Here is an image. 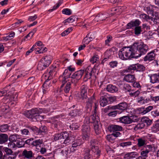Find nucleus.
<instances>
[{"instance_id": "nucleus-1", "label": "nucleus", "mask_w": 159, "mask_h": 159, "mask_svg": "<svg viewBox=\"0 0 159 159\" xmlns=\"http://www.w3.org/2000/svg\"><path fill=\"white\" fill-rule=\"evenodd\" d=\"M134 47L133 44L131 48L124 47L120 49L118 53L119 58L123 60H126L133 58H137L135 51L134 50Z\"/></svg>"}, {"instance_id": "nucleus-2", "label": "nucleus", "mask_w": 159, "mask_h": 159, "mask_svg": "<svg viewBox=\"0 0 159 159\" xmlns=\"http://www.w3.org/2000/svg\"><path fill=\"white\" fill-rule=\"evenodd\" d=\"M45 111V109L39 108H34L31 110L24 111V114L27 117L30 118L31 121H36L40 116L39 114Z\"/></svg>"}, {"instance_id": "nucleus-3", "label": "nucleus", "mask_w": 159, "mask_h": 159, "mask_svg": "<svg viewBox=\"0 0 159 159\" xmlns=\"http://www.w3.org/2000/svg\"><path fill=\"white\" fill-rule=\"evenodd\" d=\"M133 44L137 58L145 54L149 49L148 46L143 42H135Z\"/></svg>"}, {"instance_id": "nucleus-4", "label": "nucleus", "mask_w": 159, "mask_h": 159, "mask_svg": "<svg viewBox=\"0 0 159 159\" xmlns=\"http://www.w3.org/2000/svg\"><path fill=\"white\" fill-rule=\"evenodd\" d=\"M84 72L83 70H80L74 72L70 76L71 78V82L76 84L81 78Z\"/></svg>"}, {"instance_id": "nucleus-5", "label": "nucleus", "mask_w": 159, "mask_h": 159, "mask_svg": "<svg viewBox=\"0 0 159 159\" xmlns=\"http://www.w3.org/2000/svg\"><path fill=\"white\" fill-rule=\"evenodd\" d=\"M82 138L83 139H88L90 136V128L89 124H84L82 126L81 129Z\"/></svg>"}, {"instance_id": "nucleus-6", "label": "nucleus", "mask_w": 159, "mask_h": 159, "mask_svg": "<svg viewBox=\"0 0 159 159\" xmlns=\"http://www.w3.org/2000/svg\"><path fill=\"white\" fill-rule=\"evenodd\" d=\"M136 118L135 116H125L120 117L119 118V121L121 123L125 124H128L138 120L137 119L134 120V118Z\"/></svg>"}, {"instance_id": "nucleus-7", "label": "nucleus", "mask_w": 159, "mask_h": 159, "mask_svg": "<svg viewBox=\"0 0 159 159\" xmlns=\"http://www.w3.org/2000/svg\"><path fill=\"white\" fill-rule=\"evenodd\" d=\"M18 136L17 134L11 135L9 137V139L10 141L8 144V146L11 148H14L16 147V144L14 142H18L19 140H21L20 138L17 137Z\"/></svg>"}, {"instance_id": "nucleus-8", "label": "nucleus", "mask_w": 159, "mask_h": 159, "mask_svg": "<svg viewBox=\"0 0 159 159\" xmlns=\"http://www.w3.org/2000/svg\"><path fill=\"white\" fill-rule=\"evenodd\" d=\"M153 147L151 145H147L144 146V148L141 152V157H145L148 156V154L150 152L152 151Z\"/></svg>"}, {"instance_id": "nucleus-9", "label": "nucleus", "mask_w": 159, "mask_h": 159, "mask_svg": "<svg viewBox=\"0 0 159 159\" xmlns=\"http://www.w3.org/2000/svg\"><path fill=\"white\" fill-rule=\"evenodd\" d=\"M93 69L92 67L89 66L87 67L84 72L85 75L84 78V81H87L91 78L93 74Z\"/></svg>"}, {"instance_id": "nucleus-10", "label": "nucleus", "mask_w": 159, "mask_h": 159, "mask_svg": "<svg viewBox=\"0 0 159 159\" xmlns=\"http://www.w3.org/2000/svg\"><path fill=\"white\" fill-rule=\"evenodd\" d=\"M108 129L110 132H116L117 131H121L123 128L121 126L116 125H111L108 126Z\"/></svg>"}, {"instance_id": "nucleus-11", "label": "nucleus", "mask_w": 159, "mask_h": 159, "mask_svg": "<svg viewBox=\"0 0 159 159\" xmlns=\"http://www.w3.org/2000/svg\"><path fill=\"white\" fill-rule=\"evenodd\" d=\"M155 51H157V49H154L148 53L144 58V61H151L154 60L155 56Z\"/></svg>"}, {"instance_id": "nucleus-12", "label": "nucleus", "mask_w": 159, "mask_h": 159, "mask_svg": "<svg viewBox=\"0 0 159 159\" xmlns=\"http://www.w3.org/2000/svg\"><path fill=\"white\" fill-rule=\"evenodd\" d=\"M110 16V15L107 12L103 13H100L97 15L95 18V20L97 21H101L105 20L107 17Z\"/></svg>"}, {"instance_id": "nucleus-13", "label": "nucleus", "mask_w": 159, "mask_h": 159, "mask_svg": "<svg viewBox=\"0 0 159 159\" xmlns=\"http://www.w3.org/2000/svg\"><path fill=\"white\" fill-rule=\"evenodd\" d=\"M88 87L86 85H83L80 88L81 98L83 99H86L87 98V90Z\"/></svg>"}, {"instance_id": "nucleus-14", "label": "nucleus", "mask_w": 159, "mask_h": 159, "mask_svg": "<svg viewBox=\"0 0 159 159\" xmlns=\"http://www.w3.org/2000/svg\"><path fill=\"white\" fill-rule=\"evenodd\" d=\"M150 78V82L152 84L159 83V72L153 74L149 75Z\"/></svg>"}, {"instance_id": "nucleus-15", "label": "nucleus", "mask_w": 159, "mask_h": 159, "mask_svg": "<svg viewBox=\"0 0 159 159\" xmlns=\"http://www.w3.org/2000/svg\"><path fill=\"white\" fill-rule=\"evenodd\" d=\"M52 57L50 55L47 56L44 58H42L41 61L43 64V65L48 66L51 62Z\"/></svg>"}, {"instance_id": "nucleus-16", "label": "nucleus", "mask_w": 159, "mask_h": 159, "mask_svg": "<svg viewBox=\"0 0 159 159\" xmlns=\"http://www.w3.org/2000/svg\"><path fill=\"white\" fill-rule=\"evenodd\" d=\"M115 109H118L121 111L120 112L126 110L128 107L127 104L125 102L120 103L117 105L114 106Z\"/></svg>"}, {"instance_id": "nucleus-17", "label": "nucleus", "mask_w": 159, "mask_h": 159, "mask_svg": "<svg viewBox=\"0 0 159 159\" xmlns=\"http://www.w3.org/2000/svg\"><path fill=\"white\" fill-rule=\"evenodd\" d=\"M141 23V22L138 19H136L134 21H132L128 23L126 25L127 29H130L133 27L139 26Z\"/></svg>"}, {"instance_id": "nucleus-18", "label": "nucleus", "mask_w": 159, "mask_h": 159, "mask_svg": "<svg viewBox=\"0 0 159 159\" xmlns=\"http://www.w3.org/2000/svg\"><path fill=\"white\" fill-rule=\"evenodd\" d=\"M153 108V106H149L147 107H141L139 110V113L142 115L145 114L150 111Z\"/></svg>"}, {"instance_id": "nucleus-19", "label": "nucleus", "mask_w": 159, "mask_h": 159, "mask_svg": "<svg viewBox=\"0 0 159 159\" xmlns=\"http://www.w3.org/2000/svg\"><path fill=\"white\" fill-rule=\"evenodd\" d=\"M90 149L92 151V154L94 157L96 158H98L101 154V151L99 147L98 146L95 147V148H91Z\"/></svg>"}, {"instance_id": "nucleus-20", "label": "nucleus", "mask_w": 159, "mask_h": 159, "mask_svg": "<svg viewBox=\"0 0 159 159\" xmlns=\"http://www.w3.org/2000/svg\"><path fill=\"white\" fill-rule=\"evenodd\" d=\"M47 71L48 73H44L43 76L45 79L47 78L48 80H50L52 78V73L55 72L51 68L48 69Z\"/></svg>"}, {"instance_id": "nucleus-21", "label": "nucleus", "mask_w": 159, "mask_h": 159, "mask_svg": "<svg viewBox=\"0 0 159 159\" xmlns=\"http://www.w3.org/2000/svg\"><path fill=\"white\" fill-rule=\"evenodd\" d=\"M60 117V116L58 115V116H55L52 119V124L54 125V127L58 129L60 127H61V122L58 120L56 119Z\"/></svg>"}, {"instance_id": "nucleus-22", "label": "nucleus", "mask_w": 159, "mask_h": 159, "mask_svg": "<svg viewBox=\"0 0 159 159\" xmlns=\"http://www.w3.org/2000/svg\"><path fill=\"white\" fill-rule=\"evenodd\" d=\"M151 100L149 98L145 99V98L142 96L139 97L137 99V103L142 105L148 103Z\"/></svg>"}, {"instance_id": "nucleus-23", "label": "nucleus", "mask_w": 159, "mask_h": 159, "mask_svg": "<svg viewBox=\"0 0 159 159\" xmlns=\"http://www.w3.org/2000/svg\"><path fill=\"white\" fill-rule=\"evenodd\" d=\"M84 159H96L95 157H94L93 155L92 156L90 154V150L88 148H85L84 150Z\"/></svg>"}, {"instance_id": "nucleus-24", "label": "nucleus", "mask_w": 159, "mask_h": 159, "mask_svg": "<svg viewBox=\"0 0 159 159\" xmlns=\"http://www.w3.org/2000/svg\"><path fill=\"white\" fill-rule=\"evenodd\" d=\"M83 139L80 138L74 140L72 145V148H77L78 146H81L84 143Z\"/></svg>"}, {"instance_id": "nucleus-25", "label": "nucleus", "mask_w": 159, "mask_h": 159, "mask_svg": "<svg viewBox=\"0 0 159 159\" xmlns=\"http://www.w3.org/2000/svg\"><path fill=\"white\" fill-rule=\"evenodd\" d=\"M135 78L134 75L129 74L125 75L124 78V80L128 82H133L135 81Z\"/></svg>"}, {"instance_id": "nucleus-26", "label": "nucleus", "mask_w": 159, "mask_h": 159, "mask_svg": "<svg viewBox=\"0 0 159 159\" xmlns=\"http://www.w3.org/2000/svg\"><path fill=\"white\" fill-rule=\"evenodd\" d=\"M22 155L24 157L27 159L31 158L33 157V152L31 151L24 150L22 152Z\"/></svg>"}, {"instance_id": "nucleus-27", "label": "nucleus", "mask_w": 159, "mask_h": 159, "mask_svg": "<svg viewBox=\"0 0 159 159\" xmlns=\"http://www.w3.org/2000/svg\"><path fill=\"white\" fill-rule=\"evenodd\" d=\"M138 155V154L136 152H129L125 154L124 158L126 159L134 158L136 157Z\"/></svg>"}, {"instance_id": "nucleus-28", "label": "nucleus", "mask_w": 159, "mask_h": 159, "mask_svg": "<svg viewBox=\"0 0 159 159\" xmlns=\"http://www.w3.org/2000/svg\"><path fill=\"white\" fill-rule=\"evenodd\" d=\"M100 104L102 107H105L108 104L107 98L105 96H102L100 99Z\"/></svg>"}, {"instance_id": "nucleus-29", "label": "nucleus", "mask_w": 159, "mask_h": 159, "mask_svg": "<svg viewBox=\"0 0 159 159\" xmlns=\"http://www.w3.org/2000/svg\"><path fill=\"white\" fill-rule=\"evenodd\" d=\"M43 140L42 139H36L33 141V146H35L37 150L39 148H40L41 145L43 144Z\"/></svg>"}, {"instance_id": "nucleus-30", "label": "nucleus", "mask_w": 159, "mask_h": 159, "mask_svg": "<svg viewBox=\"0 0 159 159\" xmlns=\"http://www.w3.org/2000/svg\"><path fill=\"white\" fill-rule=\"evenodd\" d=\"M106 89L107 91L111 93H115L118 90V88L117 87L112 84L108 85Z\"/></svg>"}, {"instance_id": "nucleus-31", "label": "nucleus", "mask_w": 159, "mask_h": 159, "mask_svg": "<svg viewBox=\"0 0 159 159\" xmlns=\"http://www.w3.org/2000/svg\"><path fill=\"white\" fill-rule=\"evenodd\" d=\"M92 120L91 122L93 124L97 123L100 122L99 117L97 115L96 112H94L90 117Z\"/></svg>"}, {"instance_id": "nucleus-32", "label": "nucleus", "mask_w": 159, "mask_h": 159, "mask_svg": "<svg viewBox=\"0 0 159 159\" xmlns=\"http://www.w3.org/2000/svg\"><path fill=\"white\" fill-rule=\"evenodd\" d=\"M98 143V140L96 139H92L89 142H88L89 147L90 149L97 147V145Z\"/></svg>"}, {"instance_id": "nucleus-33", "label": "nucleus", "mask_w": 159, "mask_h": 159, "mask_svg": "<svg viewBox=\"0 0 159 159\" xmlns=\"http://www.w3.org/2000/svg\"><path fill=\"white\" fill-rule=\"evenodd\" d=\"M71 87V82H68L66 83L64 87L63 86L62 89H61V90H63L65 93H69Z\"/></svg>"}, {"instance_id": "nucleus-34", "label": "nucleus", "mask_w": 159, "mask_h": 159, "mask_svg": "<svg viewBox=\"0 0 159 159\" xmlns=\"http://www.w3.org/2000/svg\"><path fill=\"white\" fill-rule=\"evenodd\" d=\"M8 139V136L6 134H0V144H3L7 142Z\"/></svg>"}, {"instance_id": "nucleus-35", "label": "nucleus", "mask_w": 159, "mask_h": 159, "mask_svg": "<svg viewBox=\"0 0 159 159\" xmlns=\"http://www.w3.org/2000/svg\"><path fill=\"white\" fill-rule=\"evenodd\" d=\"M68 78V77H66L63 75L59 76V80L62 83V84L61 86V89H62L63 86L67 82V80Z\"/></svg>"}, {"instance_id": "nucleus-36", "label": "nucleus", "mask_w": 159, "mask_h": 159, "mask_svg": "<svg viewBox=\"0 0 159 159\" xmlns=\"http://www.w3.org/2000/svg\"><path fill=\"white\" fill-rule=\"evenodd\" d=\"M70 115L72 116H75L77 115L80 116L83 114V111L82 109H75L70 113Z\"/></svg>"}, {"instance_id": "nucleus-37", "label": "nucleus", "mask_w": 159, "mask_h": 159, "mask_svg": "<svg viewBox=\"0 0 159 159\" xmlns=\"http://www.w3.org/2000/svg\"><path fill=\"white\" fill-rule=\"evenodd\" d=\"M10 127L7 124H4L0 125V131L1 132H5L9 130V128Z\"/></svg>"}, {"instance_id": "nucleus-38", "label": "nucleus", "mask_w": 159, "mask_h": 159, "mask_svg": "<svg viewBox=\"0 0 159 159\" xmlns=\"http://www.w3.org/2000/svg\"><path fill=\"white\" fill-rule=\"evenodd\" d=\"M141 121L142 122L146 123L148 126L151 125L152 123V120H150L148 117H143L141 119Z\"/></svg>"}, {"instance_id": "nucleus-39", "label": "nucleus", "mask_w": 159, "mask_h": 159, "mask_svg": "<svg viewBox=\"0 0 159 159\" xmlns=\"http://www.w3.org/2000/svg\"><path fill=\"white\" fill-rule=\"evenodd\" d=\"M93 127L95 133L97 134H98L101 132L100 127L99 126L100 122L97 123H94Z\"/></svg>"}, {"instance_id": "nucleus-40", "label": "nucleus", "mask_w": 159, "mask_h": 159, "mask_svg": "<svg viewBox=\"0 0 159 159\" xmlns=\"http://www.w3.org/2000/svg\"><path fill=\"white\" fill-rule=\"evenodd\" d=\"M136 70V64H132L128 66L127 69L123 70V72L124 73L126 72H129L131 70Z\"/></svg>"}, {"instance_id": "nucleus-41", "label": "nucleus", "mask_w": 159, "mask_h": 159, "mask_svg": "<svg viewBox=\"0 0 159 159\" xmlns=\"http://www.w3.org/2000/svg\"><path fill=\"white\" fill-rule=\"evenodd\" d=\"M157 8V7L153 6H151L147 7V13L148 14H150L153 16L154 14V8Z\"/></svg>"}, {"instance_id": "nucleus-42", "label": "nucleus", "mask_w": 159, "mask_h": 159, "mask_svg": "<svg viewBox=\"0 0 159 159\" xmlns=\"http://www.w3.org/2000/svg\"><path fill=\"white\" fill-rule=\"evenodd\" d=\"M145 126V125L141 121V122L138 124L136 125L135 126L134 128V130L135 131H137L143 128Z\"/></svg>"}, {"instance_id": "nucleus-43", "label": "nucleus", "mask_w": 159, "mask_h": 159, "mask_svg": "<svg viewBox=\"0 0 159 159\" xmlns=\"http://www.w3.org/2000/svg\"><path fill=\"white\" fill-rule=\"evenodd\" d=\"M151 130L152 132L156 133L159 130V123H157L153 125L151 127Z\"/></svg>"}, {"instance_id": "nucleus-44", "label": "nucleus", "mask_w": 159, "mask_h": 159, "mask_svg": "<svg viewBox=\"0 0 159 159\" xmlns=\"http://www.w3.org/2000/svg\"><path fill=\"white\" fill-rule=\"evenodd\" d=\"M93 100L92 98H89L88 101L86 102V107L88 109L90 110L91 109L92 103L93 102Z\"/></svg>"}, {"instance_id": "nucleus-45", "label": "nucleus", "mask_w": 159, "mask_h": 159, "mask_svg": "<svg viewBox=\"0 0 159 159\" xmlns=\"http://www.w3.org/2000/svg\"><path fill=\"white\" fill-rule=\"evenodd\" d=\"M134 34L136 35H139L142 32V28L140 26H136L134 29Z\"/></svg>"}, {"instance_id": "nucleus-46", "label": "nucleus", "mask_w": 159, "mask_h": 159, "mask_svg": "<svg viewBox=\"0 0 159 159\" xmlns=\"http://www.w3.org/2000/svg\"><path fill=\"white\" fill-rule=\"evenodd\" d=\"M146 144V141L145 140L142 138H139L138 139V146L139 147H143Z\"/></svg>"}, {"instance_id": "nucleus-47", "label": "nucleus", "mask_w": 159, "mask_h": 159, "mask_svg": "<svg viewBox=\"0 0 159 159\" xmlns=\"http://www.w3.org/2000/svg\"><path fill=\"white\" fill-rule=\"evenodd\" d=\"M80 126V125L78 123H73L70 126V128L72 130H75L78 129Z\"/></svg>"}, {"instance_id": "nucleus-48", "label": "nucleus", "mask_w": 159, "mask_h": 159, "mask_svg": "<svg viewBox=\"0 0 159 159\" xmlns=\"http://www.w3.org/2000/svg\"><path fill=\"white\" fill-rule=\"evenodd\" d=\"M99 59V57L97 55L95 54L90 59V61L92 64L97 62V61Z\"/></svg>"}, {"instance_id": "nucleus-49", "label": "nucleus", "mask_w": 159, "mask_h": 159, "mask_svg": "<svg viewBox=\"0 0 159 159\" xmlns=\"http://www.w3.org/2000/svg\"><path fill=\"white\" fill-rule=\"evenodd\" d=\"M125 7H114L112 8L111 11L112 12L117 11L119 12H121L123 9L125 8Z\"/></svg>"}, {"instance_id": "nucleus-50", "label": "nucleus", "mask_w": 159, "mask_h": 159, "mask_svg": "<svg viewBox=\"0 0 159 159\" xmlns=\"http://www.w3.org/2000/svg\"><path fill=\"white\" fill-rule=\"evenodd\" d=\"M136 71H143L145 70V67L143 65L139 64H136Z\"/></svg>"}, {"instance_id": "nucleus-51", "label": "nucleus", "mask_w": 159, "mask_h": 159, "mask_svg": "<svg viewBox=\"0 0 159 159\" xmlns=\"http://www.w3.org/2000/svg\"><path fill=\"white\" fill-rule=\"evenodd\" d=\"M39 129L40 135H43L47 131V127L44 126L40 127Z\"/></svg>"}, {"instance_id": "nucleus-52", "label": "nucleus", "mask_w": 159, "mask_h": 159, "mask_svg": "<svg viewBox=\"0 0 159 159\" xmlns=\"http://www.w3.org/2000/svg\"><path fill=\"white\" fill-rule=\"evenodd\" d=\"M107 39L105 41V44L109 46V43L112 40V37L110 35H107Z\"/></svg>"}, {"instance_id": "nucleus-53", "label": "nucleus", "mask_w": 159, "mask_h": 159, "mask_svg": "<svg viewBox=\"0 0 159 159\" xmlns=\"http://www.w3.org/2000/svg\"><path fill=\"white\" fill-rule=\"evenodd\" d=\"M4 151L5 152V155H12L14 153L13 152L11 149L7 147L4 148Z\"/></svg>"}, {"instance_id": "nucleus-54", "label": "nucleus", "mask_w": 159, "mask_h": 159, "mask_svg": "<svg viewBox=\"0 0 159 159\" xmlns=\"http://www.w3.org/2000/svg\"><path fill=\"white\" fill-rule=\"evenodd\" d=\"M71 139H72V138L71 136L68 137L64 140L63 144H64L65 146L67 145L70 144L72 141Z\"/></svg>"}, {"instance_id": "nucleus-55", "label": "nucleus", "mask_w": 159, "mask_h": 159, "mask_svg": "<svg viewBox=\"0 0 159 159\" xmlns=\"http://www.w3.org/2000/svg\"><path fill=\"white\" fill-rule=\"evenodd\" d=\"M106 139L110 142H113L115 139V138L112 134L107 135L106 137Z\"/></svg>"}, {"instance_id": "nucleus-56", "label": "nucleus", "mask_w": 159, "mask_h": 159, "mask_svg": "<svg viewBox=\"0 0 159 159\" xmlns=\"http://www.w3.org/2000/svg\"><path fill=\"white\" fill-rule=\"evenodd\" d=\"M62 75L66 76V77H68L69 78L70 77L71 75V72L67 69H65Z\"/></svg>"}, {"instance_id": "nucleus-57", "label": "nucleus", "mask_w": 159, "mask_h": 159, "mask_svg": "<svg viewBox=\"0 0 159 159\" xmlns=\"http://www.w3.org/2000/svg\"><path fill=\"white\" fill-rule=\"evenodd\" d=\"M42 63V62L41 61L39 63L37 66V68L39 70H42L47 67V66L44 65Z\"/></svg>"}, {"instance_id": "nucleus-58", "label": "nucleus", "mask_w": 159, "mask_h": 159, "mask_svg": "<svg viewBox=\"0 0 159 159\" xmlns=\"http://www.w3.org/2000/svg\"><path fill=\"white\" fill-rule=\"evenodd\" d=\"M118 64V62L116 61H111L109 62V65L111 68H114L116 67Z\"/></svg>"}, {"instance_id": "nucleus-59", "label": "nucleus", "mask_w": 159, "mask_h": 159, "mask_svg": "<svg viewBox=\"0 0 159 159\" xmlns=\"http://www.w3.org/2000/svg\"><path fill=\"white\" fill-rule=\"evenodd\" d=\"M86 36L89 38V41H92L95 38L94 34L93 33H89Z\"/></svg>"}, {"instance_id": "nucleus-60", "label": "nucleus", "mask_w": 159, "mask_h": 159, "mask_svg": "<svg viewBox=\"0 0 159 159\" xmlns=\"http://www.w3.org/2000/svg\"><path fill=\"white\" fill-rule=\"evenodd\" d=\"M147 139L151 142H153L154 140L155 137L154 135L150 134H148L146 136Z\"/></svg>"}, {"instance_id": "nucleus-61", "label": "nucleus", "mask_w": 159, "mask_h": 159, "mask_svg": "<svg viewBox=\"0 0 159 159\" xmlns=\"http://www.w3.org/2000/svg\"><path fill=\"white\" fill-rule=\"evenodd\" d=\"M63 14L68 15L71 14V11L68 8H66L63 9L62 11Z\"/></svg>"}, {"instance_id": "nucleus-62", "label": "nucleus", "mask_w": 159, "mask_h": 159, "mask_svg": "<svg viewBox=\"0 0 159 159\" xmlns=\"http://www.w3.org/2000/svg\"><path fill=\"white\" fill-rule=\"evenodd\" d=\"M37 151L40 152L41 154H43L46 152L47 149L45 148L41 147L40 148L37 150Z\"/></svg>"}, {"instance_id": "nucleus-63", "label": "nucleus", "mask_w": 159, "mask_h": 159, "mask_svg": "<svg viewBox=\"0 0 159 159\" xmlns=\"http://www.w3.org/2000/svg\"><path fill=\"white\" fill-rule=\"evenodd\" d=\"M151 113L152 116L154 117L159 116V111L157 110L152 111Z\"/></svg>"}, {"instance_id": "nucleus-64", "label": "nucleus", "mask_w": 159, "mask_h": 159, "mask_svg": "<svg viewBox=\"0 0 159 159\" xmlns=\"http://www.w3.org/2000/svg\"><path fill=\"white\" fill-rule=\"evenodd\" d=\"M20 131L21 132V134L23 136H26L30 134V133L28 130L27 129H24L21 130Z\"/></svg>"}]
</instances>
